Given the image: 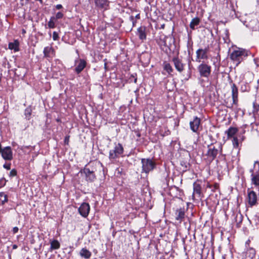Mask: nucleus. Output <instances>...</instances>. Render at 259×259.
Masks as SVG:
<instances>
[{
    "label": "nucleus",
    "instance_id": "f257e3e1",
    "mask_svg": "<svg viewBox=\"0 0 259 259\" xmlns=\"http://www.w3.org/2000/svg\"><path fill=\"white\" fill-rule=\"evenodd\" d=\"M142 172L149 174L156 168V164L154 161L150 158H142L141 159Z\"/></svg>",
    "mask_w": 259,
    "mask_h": 259
},
{
    "label": "nucleus",
    "instance_id": "f03ea898",
    "mask_svg": "<svg viewBox=\"0 0 259 259\" xmlns=\"http://www.w3.org/2000/svg\"><path fill=\"white\" fill-rule=\"evenodd\" d=\"M207 148L208 150L206 155L211 161L216 158L219 153H222V146L221 144L218 145V148L214 146L213 144L208 145Z\"/></svg>",
    "mask_w": 259,
    "mask_h": 259
},
{
    "label": "nucleus",
    "instance_id": "7ed1b4c3",
    "mask_svg": "<svg viewBox=\"0 0 259 259\" xmlns=\"http://www.w3.org/2000/svg\"><path fill=\"white\" fill-rule=\"evenodd\" d=\"M211 68L210 66L204 63L200 64L197 67L200 76L204 77H208L210 75Z\"/></svg>",
    "mask_w": 259,
    "mask_h": 259
},
{
    "label": "nucleus",
    "instance_id": "20e7f679",
    "mask_svg": "<svg viewBox=\"0 0 259 259\" xmlns=\"http://www.w3.org/2000/svg\"><path fill=\"white\" fill-rule=\"evenodd\" d=\"M123 148L122 145L118 143L115 146L113 150H111L109 152V158L115 159L123 153Z\"/></svg>",
    "mask_w": 259,
    "mask_h": 259
},
{
    "label": "nucleus",
    "instance_id": "39448f33",
    "mask_svg": "<svg viewBox=\"0 0 259 259\" xmlns=\"http://www.w3.org/2000/svg\"><path fill=\"white\" fill-rule=\"evenodd\" d=\"M2 157L5 160L10 161L13 159V153L11 148L9 146L2 148L1 151Z\"/></svg>",
    "mask_w": 259,
    "mask_h": 259
},
{
    "label": "nucleus",
    "instance_id": "423d86ee",
    "mask_svg": "<svg viewBox=\"0 0 259 259\" xmlns=\"http://www.w3.org/2000/svg\"><path fill=\"white\" fill-rule=\"evenodd\" d=\"M209 52V48H205V49H199L196 51V61L200 62V59H207L208 58V53Z\"/></svg>",
    "mask_w": 259,
    "mask_h": 259
},
{
    "label": "nucleus",
    "instance_id": "0eeeda50",
    "mask_svg": "<svg viewBox=\"0 0 259 259\" xmlns=\"http://www.w3.org/2000/svg\"><path fill=\"white\" fill-rule=\"evenodd\" d=\"M90 207L89 203H83L78 208V211L81 215L84 218H86L89 213Z\"/></svg>",
    "mask_w": 259,
    "mask_h": 259
},
{
    "label": "nucleus",
    "instance_id": "6e6552de",
    "mask_svg": "<svg viewBox=\"0 0 259 259\" xmlns=\"http://www.w3.org/2000/svg\"><path fill=\"white\" fill-rule=\"evenodd\" d=\"M244 55V52L241 50L234 51L230 55V58L231 60L237 62L239 63L242 58V56Z\"/></svg>",
    "mask_w": 259,
    "mask_h": 259
},
{
    "label": "nucleus",
    "instance_id": "1a4fd4ad",
    "mask_svg": "<svg viewBox=\"0 0 259 259\" xmlns=\"http://www.w3.org/2000/svg\"><path fill=\"white\" fill-rule=\"evenodd\" d=\"M200 119L196 116L194 118L193 121L190 122V128L193 132H197L200 124Z\"/></svg>",
    "mask_w": 259,
    "mask_h": 259
},
{
    "label": "nucleus",
    "instance_id": "9d476101",
    "mask_svg": "<svg viewBox=\"0 0 259 259\" xmlns=\"http://www.w3.org/2000/svg\"><path fill=\"white\" fill-rule=\"evenodd\" d=\"M83 174L85 175V179L87 181L93 182L96 179V176L93 170H90L88 168H84L83 170Z\"/></svg>",
    "mask_w": 259,
    "mask_h": 259
},
{
    "label": "nucleus",
    "instance_id": "9b49d317",
    "mask_svg": "<svg viewBox=\"0 0 259 259\" xmlns=\"http://www.w3.org/2000/svg\"><path fill=\"white\" fill-rule=\"evenodd\" d=\"M231 92L233 103L234 104L236 105L238 102V90L235 83H232L231 85Z\"/></svg>",
    "mask_w": 259,
    "mask_h": 259
},
{
    "label": "nucleus",
    "instance_id": "f8f14e48",
    "mask_svg": "<svg viewBox=\"0 0 259 259\" xmlns=\"http://www.w3.org/2000/svg\"><path fill=\"white\" fill-rule=\"evenodd\" d=\"M172 62L174 64L176 69L179 72H182L184 69L185 65L178 58H174Z\"/></svg>",
    "mask_w": 259,
    "mask_h": 259
},
{
    "label": "nucleus",
    "instance_id": "ddd939ff",
    "mask_svg": "<svg viewBox=\"0 0 259 259\" xmlns=\"http://www.w3.org/2000/svg\"><path fill=\"white\" fill-rule=\"evenodd\" d=\"M257 200V196L256 193L251 191L248 194V202L250 206H253L255 204Z\"/></svg>",
    "mask_w": 259,
    "mask_h": 259
},
{
    "label": "nucleus",
    "instance_id": "4468645a",
    "mask_svg": "<svg viewBox=\"0 0 259 259\" xmlns=\"http://www.w3.org/2000/svg\"><path fill=\"white\" fill-rule=\"evenodd\" d=\"M87 65L86 61L83 59H79L78 64L75 68V71L76 73H80L85 67Z\"/></svg>",
    "mask_w": 259,
    "mask_h": 259
},
{
    "label": "nucleus",
    "instance_id": "2eb2a0df",
    "mask_svg": "<svg viewBox=\"0 0 259 259\" xmlns=\"http://www.w3.org/2000/svg\"><path fill=\"white\" fill-rule=\"evenodd\" d=\"M176 220L181 223L184 219L185 213L182 209L177 210L176 212Z\"/></svg>",
    "mask_w": 259,
    "mask_h": 259
},
{
    "label": "nucleus",
    "instance_id": "dca6fc26",
    "mask_svg": "<svg viewBox=\"0 0 259 259\" xmlns=\"http://www.w3.org/2000/svg\"><path fill=\"white\" fill-rule=\"evenodd\" d=\"M251 184L255 187H259V173L255 172L251 175Z\"/></svg>",
    "mask_w": 259,
    "mask_h": 259
},
{
    "label": "nucleus",
    "instance_id": "f3484780",
    "mask_svg": "<svg viewBox=\"0 0 259 259\" xmlns=\"http://www.w3.org/2000/svg\"><path fill=\"white\" fill-rule=\"evenodd\" d=\"M201 194V187L200 185L196 182L193 184V195H197L198 197H200Z\"/></svg>",
    "mask_w": 259,
    "mask_h": 259
},
{
    "label": "nucleus",
    "instance_id": "a211bd4d",
    "mask_svg": "<svg viewBox=\"0 0 259 259\" xmlns=\"http://www.w3.org/2000/svg\"><path fill=\"white\" fill-rule=\"evenodd\" d=\"M174 42V39L171 35L166 36L163 40L164 46L167 47L169 50L171 47L172 44Z\"/></svg>",
    "mask_w": 259,
    "mask_h": 259
},
{
    "label": "nucleus",
    "instance_id": "6ab92c4d",
    "mask_svg": "<svg viewBox=\"0 0 259 259\" xmlns=\"http://www.w3.org/2000/svg\"><path fill=\"white\" fill-rule=\"evenodd\" d=\"M238 132V129L236 127H230L226 132V133L227 134L228 138H231L234 137V136Z\"/></svg>",
    "mask_w": 259,
    "mask_h": 259
},
{
    "label": "nucleus",
    "instance_id": "aec40b11",
    "mask_svg": "<svg viewBox=\"0 0 259 259\" xmlns=\"http://www.w3.org/2000/svg\"><path fill=\"white\" fill-rule=\"evenodd\" d=\"M138 32L139 37L140 39L143 40L146 39V35L145 33V28L144 27H140L138 29Z\"/></svg>",
    "mask_w": 259,
    "mask_h": 259
},
{
    "label": "nucleus",
    "instance_id": "412c9836",
    "mask_svg": "<svg viewBox=\"0 0 259 259\" xmlns=\"http://www.w3.org/2000/svg\"><path fill=\"white\" fill-rule=\"evenodd\" d=\"M9 48L10 50H14L15 52L19 51V42L17 40H15L14 42H10L9 44Z\"/></svg>",
    "mask_w": 259,
    "mask_h": 259
},
{
    "label": "nucleus",
    "instance_id": "4be33fe9",
    "mask_svg": "<svg viewBox=\"0 0 259 259\" xmlns=\"http://www.w3.org/2000/svg\"><path fill=\"white\" fill-rule=\"evenodd\" d=\"M54 52V50L51 47H46L44 50V56L45 57L49 58L51 57L50 54H53Z\"/></svg>",
    "mask_w": 259,
    "mask_h": 259
},
{
    "label": "nucleus",
    "instance_id": "5701e85b",
    "mask_svg": "<svg viewBox=\"0 0 259 259\" xmlns=\"http://www.w3.org/2000/svg\"><path fill=\"white\" fill-rule=\"evenodd\" d=\"M200 22V20L198 17H195L191 20L190 23V27L192 29H194L195 28V26L199 25V23Z\"/></svg>",
    "mask_w": 259,
    "mask_h": 259
},
{
    "label": "nucleus",
    "instance_id": "b1692460",
    "mask_svg": "<svg viewBox=\"0 0 259 259\" xmlns=\"http://www.w3.org/2000/svg\"><path fill=\"white\" fill-rule=\"evenodd\" d=\"M81 256L85 258H89L91 255V252L85 248H82L79 253Z\"/></svg>",
    "mask_w": 259,
    "mask_h": 259
},
{
    "label": "nucleus",
    "instance_id": "393cba45",
    "mask_svg": "<svg viewBox=\"0 0 259 259\" xmlns=\"http://www.w3.org/2000/svg\"><path fill=\"white\" fill-rule=\"evenodd\" d=\"M95 3L98 7L102 8H105L108 6L107 0H96Z\"/></svg>",
    "mask_w": 259,
    "mask_h": 259
},
{
    "label": "nucleus",
    "instance_id": "a878e982",
    "mask_svg": "<svg viewBox=\"0 0 259 259\" xmlns=\"http://www.w3.org/2000/svg\"><path fill=\"white\" fill-rule=\"evenodd\" d=\"M246 255L250 259L253 258L255 256V250L253 248H249L246 251Z\"/></svg>",
    "mask_w": 259,
    "mask_h": 259
},
{
    "label": "nucleus",
    "instance_id": "bb28decb",
    "mask_svg": "<svg viewBox=\"0 0 259 259\" xmlns=\"http://www.w3.org/2000/svg\"><path fill=\"white\" fill-rule=\"evenodd\" d=\"M60 247L59 241L57 240H54L51 242V248L52 249H57Z\"/></svg>",
    "mask_w": 259,
    "mask_h": 259
},
{
    "label": "nucleus",
    "instance_id": "cd10ccee",
    "mask_svg": "<svg viewBox=\"0 0 259 259\" xmlns=\"http://www.w3.org/2000/svg\"><path fill=\"white\" fill-rule=\"evenodd\" d=\"M243 220V216L241 214L239 213L237 214L236 216V226L237 227L239 228L241 227V224Z\"/></svg>",
    "mask_w": 259,
    "mask_h": 259
},
{
    "label": "nucleus",
    "instance_id": "c85d7f7f",
    "mask_svg": "<svg viewBox=\"0 0 259 259\" xmlns=\"http://www.w3.org/2000/svg\"><path fill=\"white\" fill-rule=\"evenodd\" d=\"M163 68L167 72L168 74H170L171 72H172L173 69L170 64L168 63H164L163 64Z\"/></svg>",
    "mask_w": 259,
    "mask_h": 259
},
{
    "label": "nucleus",
    "instance_id": "c756f323",
    "mask_svg": "<svg viewBox=\"0 0 259 259\" xmlns=\"http://www.w3.org/2000/svg\"><path fill=\"white\" fill-rule=\"evenodd\" d=\"M32 113V110L30 108H27L25 110V115L26 116V118L29 120L30 119V116L31 115Z\"/></svg>",
    "mask_w": 259,
    "mask_h": 259
},
{
    "label": "nucleus",
    "instance_id": "7c9ffc66",
    "mask_svg": "<svg viewBox=\"0 0 259 259\" xmlns=\"http://www.w3.org/2000/svg\"><path fill=\"white\" fill-rule=\"evenodd\" d=\"M54 19H55L54 17H51L50 21H49L48 25V27L50 28H54L55 27V22L54 21Z\"/></svg>",
    "mask_w": 259,
    "mask_h": 259
},
{
    "label": "nucleus",
    "instance_id": "2f4dec72",
    "mask_svg": "<svg viewBox=\"0 0 259 259\" xmlns=\"http://www.w3.org/2000/svg\"><path fill=\"white\" fill-rule=\"evenodd\" d=\"M233 145L235 148H237L239 146L238 140L236 137H233Z\"/></svg>",
    "mask_w": 259,
    "mask_h": 259
},
{
    "label": "nucleus",
    "instance_id": "473e14b6",
    "mask_svg": "<svg viewBox=\"0 0 259 259\" xmlns=\"http://www.w3.org/2000/svg\"><path fill=\"white\" fill-rule=\"evenodd\" d=\"M17 175V170L15 169H13L10 172V177H13Z\"/></svg>",
    "mask_w": 259,
    "mask_h": 259
},
{
    "label": "nucleus",
    "instance_id": "72a5a7b5",
    "mask_svg": "<svg viewBox=\"0 0 259 259\" xmlns=\"http://www.w3.org/2000/svg\"><path fill=\"white\" fill-rule=\"evenodd\" d=\"M53 38L54 40H56L59 38L58 34L56 31H54L53 33Z\"/></svg>",
    "mask_w": 259,
    "mask_h": 259
},
{
    "label": "nucleus",
    "instance_id": "f704fd0d",
    "mask_svg": "<svg viewBox=\"0 0 259 259\" xmlns=\"http://www.w3.org/2000/svg\"><path fill=\"white\" fill-rule=\"evenodd\" d=\"M63 16V14L61 12H58L56 15V18L57 19L62 18Z\"/></svg>",
    "mask_w": 259,
    "mask_h": 259
},
{
    "label": "nucleus",
    "instance_id": "c9c22d12",
    "mask_svg": "<svg viewBox=\"0 0 259 259\" xmlns=\"http://www.w3.org/2000/svg\"><path fill=\"white\" fill-rule=\"evenodd\" d=\"M3 167L5 168H6L8 170H9L11 169V163H9V164H5L4 165H3Z\"/></svg>",
    "mask_w": 259,
    "mask_h": 259
},
{
    "label": "nucleus",
    "instance_id": "e433bc0d",
    "mask_svg": "<svg viewBox=\"0 0 259 259\" xmlns=\"http://www.w3.org/2000/svg\"><path fill=\"white\" fill-rule=\"evenodd\" d=\"M18 230H19L18 228V227H14V228H13V233H14V234H15V233H17V232H18Z\"/></svg>",
    "mask_w": 259,
    "mask_h": 259
},
{
    "label": "nucleus",
    "instance_id": "4c0bfd02",
    "mask_svg": "<svg viewBox=\"0 0 259 259\" xmlns=\"http://www.w3.org/2000/svg\"><path fill=\"white\" fill-rule=\"evenodd\" d=\"M131 21L132 22L133 25H135L136 21H134V17L133 16H131L130 18Z\"/></svg>",
    "mask_w": 259,
    "mask_h": 259
},
{
    "label": "nucleus",
    "instance_id": "58836bf2",
    "mask_svg": "<svg viewBox=\"0 0 259 259\" xmlns=\"http://www.w3.org/2000/svg\"><path fill=\"white\" fill-rule=\"evenodd\" d=\"M69 137H66L65 139H64V142L65 144H68V143H69Z\"/></svg>",
    "mask_w": 259,
    "mask_h": 259
},
{
    "label": "nucleus",
    "instance_id": "ea45409f",
    "mask_svg": "<svg viewBox=\"0 0 259 259\" xmlns=\"http://www.w3.org/2000/svg\"><path fill=\"white\" fill-rule=\"evenodd\" d=\"M0 195H1V196H2L3 195H4V196L5 199H4V200H3V201H4V202H7V201H8V199H7V195H5V194H3V193H1V194H0Z\"/></svg>",
    "mask_w": 259,
    "mask_h": 259
},
{
    "label": "nucleus",
    "instance_id": "a19ab883",
    "mask_svg": "<svg viewBox=\"0 0 259 259\" xmlns=\"http://www.w3.org/2000/svg\"><path fill=\"white\" fill-rule=\"evenodd\" d=\"M56 8L58 10H60L62 8V6L60 4L57 5Z\"/></svg>",
    "mask_w": 259,
    "mask_h": 259
},
{
    "label": "nucleus",
    "instance_id": "79ce46f5",
    "mask_svg": "<svg viewBox=\"0 0 259 259\" xmlns=\"http://www.w3.org/2000/svg\"><path fill=\"white\" fill-rule=\"evenodd\" d=\"M17 248V245H16V244H14L13 245V249H16Z\"/></svg>",
    "mask_w": 259,
    "mask_h": 259
},
{
    "label": "nucleus",
    "instance_id": "37998d69",
    "mask_svg": "<svg viewBox=\"0 0 259 259\" xmlns=\"http://www.w3.org/2000/svg\"><path fill=\"white\" fill-rule=\"evenodd\" d=\"M136 18L137 19H140V15L139 14H137L136 16Z\"/></svg>",
    "mask_w": 259,
    "mask_h": 259
},
{
    "label": "nucleus",
    "instance_id": "c03bdc74",
    "mask_svg": "<svg viewBox=\"0 0 259 259\" xmlns=\"http://www.w3.org/2000/svg\"><path fill=\"white\" fill-rule=\"evenodd\" d=\"M250 172L251 173V174H254V171H253V169H251L250 170Z\"/></svg>",
    "mask_w": 259,
    "mask_h": 259
},
{
    "label": "nucleus",
    "instance_id": "a18cd8bd",
    "mask_svg": "<svg viewBox=\"0 0 259 259\" xmlns=\"http://www.w3.org/2000/svg\"><path fill=\"white\" fill-rule=\"evenodd\" d=\"M250 242V241L249 240H248L246 242V244H249V243Z\"/></svg>",
    "mask_w": 259,
    "mask_h": 259
},
{
    "label": "nucleus",
    "instance_id": "49530a36",
    "mask_svg": "<svg viewBox=\"0 0 259 259\" xmlns=\"http://www.w3.org/2000/svg\"><path fill=\"white\" fill-rule=\"evenodd\" d=\"M137 78H134V82H135V83H136V82H137Z\"/></svg>",
    "mask_w": 259,
    "mask_h": 259
},
{
    "label": "nucleus",
    "instance_id": "de8ad7c7",
    "mask_svg": "<svg viewBox=\"0 0 259 259\" xmlns=\"http://www.w3.org/2000/svg\"><path fill=\"white\" fill-rule=\"evenodd\" d=\"M161 28L163 29L164 28V24H163L161 26Z\"/></svg>",
    "mask_w": 259,
    "mask_h": 259
},
{
    "label": "nucleus",
    "instance_id": "09e8293b",
    "mask_svg": "<svg viewBox=\"0 0 259 259\" xmlns=\"http://www.w3.org/2000/svg\"><path fill=\"white\" fill-rule=\"evenodd\" d=\"M259 163V162H258V161H255V163Z\"/></svg>",
    "mask_w": 259,
    "mask_h": 259
},
{
    "label": "nucleus",
    "instance_id": "8fccbe9b",
    "mask_svg": "<svg viewBox=\"0 0 259 259\" xmlns=\"http://www.w3.org/2000/svg\"><path fill=\"white\" fill-rule=\"evenodd\" d=\"M222 259H225V257L224 256H222Z\"/></svg>",
    "mask_w": 259,
    "mask_h": 259
},
{
    "label": "nucleus",
    "instance_id": "3c124183",
    "mask_svg": "<svg viewBox=\"0 0 259 259\" xmlns=\"http://www.w3.org/2000/svg\"><path fill=\"white\" fill-rule=\"evenodd\" d=\"M5 183H4V185H6V180H5Z\"/></svg>",
    "mask_w": 259,
    "mask_h": 259
},
{
    "label": "nucleus",
    "instance_id": "603ef678",
    "mask_svg": "<svg viewBox=\"0 0 259 259\" xmlns=\"http://www.w3.org/2000/svg\"><path fill=\"white\" fill-rule=\"evenodd\" d=\"M258 107H259V105H258Z\"/></svg>",
    "mask_w": 259,
    "mask_h": 259
}]
</instances>
